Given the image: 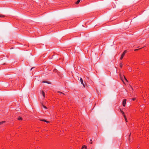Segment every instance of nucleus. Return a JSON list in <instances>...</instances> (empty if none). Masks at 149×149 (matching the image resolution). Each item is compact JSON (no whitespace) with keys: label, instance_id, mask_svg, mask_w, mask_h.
<instances>
[{"label":"nucleus","instance_id":"dca6fc26","mask_svg":"<svg viewBox=\"0 0 149 149\" xmlns=\"http://www.w3.org/2000/svg\"><path fill=\"white\" fill-rule=\"evenodd\" d=\"M58 92L59 93H60V94H63V95H65L64 93H63L62 92H60V91H58Z\"/></svg>","mask_w":149,"mask_h":149},{"label":"nucleus","instance_id":"ddd939ff","mask_svg":"<svg viewBox=\"0 0 149 149\" xmlns=\"http://www.w3.org/2000/svg\"><path fill=\"white\" fill-rule=\"evenodd\" d=\"M53 72H57L58 70L56 69H54L53 70Z\"/></svg>","mask_w":149,"mask_h":149},{"label":"nucleus","instance_id":"4468645a","mask_svg":"<svg viewBox=\"0 0 149 149\" xmlns=\"http://www.w3.org/2000/svg\"><path fill=\"white\" fill-rule=\"evenodd\" d=\"M123 64L122 63H120V67L122 68L123 65Z\"/></svg>","mask_w":149,"mask_h":149},{"label":"nucleus","instance_id":"4be33fe9","mask_svg":"<svg viewBox=\"0 0 149 149\" xmlns=\"http://www.w3.org/2000/svg\"><path fill=\"white\" fill-rule=\"evenodd\" d=\"M90 141H92V139H91Z\"/></svg>","mask_w":149,"mask_h":149},{"label":"nucleus","instance_id":"1a4fd4ad","mask_svg":"<svg viewBox=\"0 0 149 149\" xmlns=\"http://www.w3.org/2000/svg\"><path fill=\"white\" fill-rule=\"evenodd\" d=\"M81 0H78L75 3L77 4H78L80 2Z\"/></svg>","mask_w":149,"mask_h":149},{"label":"nucleus","instance_id":"393cba45","mask_svg":"<svg viewBox=\"0 0 149 149\" xmlns=\"http://www.w3.org/2000/svg\"><path fill=\"white\" fill-rule=\"evenodd\" d=\"M137 49H135V51H136V50H137Z\"/></svg>","mask_w":149,"mask_h":149},{"label":"nucleus","instance_id":"423d86ee","mask_svg":"<svg viewBox=\"0 0 149 149\" xmlns=\"http://www.w3.org/2000/svg\"><path fill=\"white\" fill-rule=\"evenodd\" d=\"M86 148H87L86 146L85 145H84L83 146L81 149H84V148H85V149H86Z\"/></svg>","mask_w":149,"mask_h":149},{"label":"nucleus","instance_id":"f03ea898","mask_svg":"<svg viewBox=\"0 0 149 149\" xmlns=\"http://www.w3.org/2000/svg\"><path fill=\"white\" fill-rule=\"evenodd\" d=\"M80 82L83 85L84 87H85V84H84L83 79L81 78H80Z\"/></svg>","mask_w":149,"mask_h":149},{"label":"nucleus","instance_id":"2eb2a0df","mask_svg":"<svg viewBox=\"0 0 149 149\" xmlns=\"http://www.w3.org/2000/svg\"><path fill=\"white\" fill-rule=\"evenodd\" d=\"M120 110V111L121 112V113L123 114V115L124 116V114H125L124 112L123 111H122L121 109Z\"/></svg>","mask_w":149,"mask_h":149},{"label":"nucleus","instance_id":"20e7f679","mask_svg":"<svg viewBox=\"0 0 149 149\" xmlns=\"http://www.w3.org/2000/svg\"><path fill=\"white\" fill-rule=\"evenodd\" d=\"M17 120L19 121H22V119H23V118H22L20 117H19L17 118Z\"/></svg>","mask_w":149,"mask_h":149},{"label":"nucleus","instance_id":"6ab92c4d","mask_svg":"<svg viewBox=\"0 0 149 149\" xmlns=\"http://www.w3.org/2000/svg\"><path fill=\"white\" fill-rule=\"evenodd\" d=\"M44 108L45 109H47V107L44 105L43 106Z\"/></svg>","mask_w":149,"mask_h":149},{"label":"nucleus","instance_id":"6e6552de","mask_svg":"<svg viewBox=\"0 0 149 149\" xmlns=\"http://www.w3.org/2000/svg\"><path fill=\"white\" fill-rule=\"evenodd\" d=\"M42 95H43V96L44 97H45V93L44 92L42 91Z\"/></svg>","mask_w":149,"mask_h":149},{"label":"nucleus","instance_id":"7ed1b4c3","mask_svg":"<svg viewBox=\"0 0 149 149\" xmlns=\"http://www.w3.org/2000/svg\"><path fill=\"white\" fill-rule=\"evenodd\" d=\"M127 52V51L126 50H125L124 52H123V53L122 54V56H124L125 55V53H126Z\"/></svg>","mask_w":149,"mask_h":149},{"label":"nucleus","instance_id":"9b49d317","mask_svg":"<svg viewBox=\"0 0 149 149\" xmlns=\"http://www.w3.org/2000/svg\"><path fill=\"white\" fill-rule=\"evenodd\" d=\"M5 122L6 121H5L0 122V125L5 123Z\"/></svg>","mask_w":149,"mask_h":149},{"label":"nucleus","instance_id":"5701e85b","mask_svg":"<svg viewBox=\"0 0 149 149\" xmlns=\"http://www.w3.org/2000/svg\"><path fill=\"white\" fill-rule=\"evenodd\" d=\"M131 134H130L129 135V136H130Z\"/></svg>","mask_w":149,"mask_h":149},{"label":"nucleus","instance_id":"f3484780","mask_svg":"<svg viewBox=\"0 0 149 149\" xmlns=\"http://www.w3.org/2000/svg\"><path fill=\"white\" fill-rule=\"evenodd\" d=\"M123 57H124V56H122V55H121V57H120V59L121 60H122V59L123 58Z\"/></svg>","mask_w":149,"mask_h":149},{"label":"nucleus","instance_id":"412c9836","mask_svg":"<svg viewBox=\"0 0 149 149\" xmlns=\"http://www.w3.org/2000/svg\"><path fill=\"white\" fill-rule=\"evenodd\" d=\"M33 68H32L31 69V70H32V69Z\"/></svg>","mask_w":149,"mask_h":149},{"label":"nucleus","instance_id":"f8f14e48","mask_svg":"<svg viewBox=\"0 0 149 149\" xmlns=\"http://www.w3.org/2000/svg\"><path fill=\"white\" fill-rule=\"evenodd\" d=\"M5 16L1 14L0 15V17H5Z\"/></svg>","mask_w":149,"mask_h":149},{"label":"nucleus","instance_id":"f257e3e1","mask_svg":"<svg viewBox=\"0 0 149 149\" xmlns=\"http://www.w3.org/2000/svg\"><path fill=\"white\" fill-rule=\"evenodd\" d=\"M126 99H124L123 102V107L125 106V104L126 103Z\"/></svg>","mask_w":149,"mask_h":149},{"label":"nucleus","instance_id":"9d476101","mask_svg":"<svg viewBox=\"0 0 149 149\" xmlns=\"http://www.w3.org/2000/svg\"><path fill=\"white\" fill-rule=\"evenodd\" d=\"M40 120L41 121H42L45 122H46L47 123L49 122H48V121H46V120H44V119L41 120Z\"/></svg>","mask_w":149,"mask_h":149},{"label":"nucleus","instance_id":"aec40b11","mask_svg":"<svg viewBox=\"0 0 149 149\" xmlns=\"http://www.w3.org/2000/svg\"><path fill=\"white\" fill-rule=\"evenodd\" d=\"M124 78H125V79L126 80V81H127V80L125 78V77L124 76Z\"/></svg>","mask_w":149,"mask_h":149},{"label":"nucleus","instance_id":"a211bd4d","mask_svg":"<svg viewBox=\"0 0 149 149\" xmlns=\"http://www.w3.org/2000/svg\"><path fill=\"white\" fill-rule=\"evenodd\" d=\"M136 99V98H133L132 99V100H133V101H134Z\"/></svg>","mask_w":149,"mask_h":149},{"label":"nucleus","instance_id":"b1692460","mask_svg":"<svg viewBox=\"0 0 149 149\" xmlns=\"http://www.w3.org/2000/svg\"><path fill=\"white\" fill-rule=\"evenodd\" d=\"M90 143H91V144H92V142H91Z\"/></svg>","mask_w":149,"mask_h":149},{"label":"nucleus","instance_id":"39448f33","mask_svg":"<svg viewBox=\"0 0 149 149\" xmlns=\"http://www.w3.org/2000/svg\"><path fill=\"white\" fill-rule=\"evenodd\" d=\"M42 82L44 83H47L48 84H50V82H49L48 81H42Z\"/></svg>","mask_w":149,"mask_h":149},{"label":"nucleus","instance_id":"0eeeda50","mask_svg":"<svg viewBox=\"0 0 149 149\" xmlns=\"http://www.w3.org/2000/svg\"><path fill=\"white\" fill-rule=\"evenodd\" d=\"M124 118L125 119V121L126 122H127V119L126 117V116H125V114H124Z\"/></svg>","mask_w":149,"mask_h":149}]
</instances>
